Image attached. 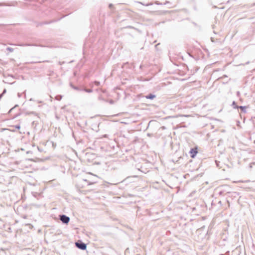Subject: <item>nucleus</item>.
<instances>
[{
	"mask_svg": "<svg viewBox=\"0 0 255 255\" xmlns=\"http://www.w3.org/2000/svg\"><path fill=\"white\" fill-rule=\"evenodd\" d=\"M97 176L95 175L88 173L84 177V181L86 182L88 185H92L96 183Z\"/></svg>",
	"mask_w": 255,
	"mask_h": 255,
	"instance_id": "f257e3e1",
	"label": "nucleus"
},
{
	"mask_svg": "<svg viewBox=\"0 0 255 255\" xmlns=\"http://www.w3.org/2000/svg\"><path fill=\"white\" fill-rule=\"evenodd\" d=\"M198 152V149L197 147H195L194 148H191L189 153L191 155V157L193 158H194L196 154Z\"/></svg>",
	"mask_w": 255,
	"mask_h": 255,
	"instance_id": "f03ea898",
	"label": "nucleus"
},
{
	"mask_svg": "<svg viewBox=\"0 0 255 255\" xmlns=\"http://www.w3.org/2000/svg\"><path fill=\"white\" fill-rule=\"evenodd\" d=\"M76 246L80 249L85 250L86 249V245L81 241H78L75 243Z\"/></svg>",
	"mask_w": 255,
	"mask_h": 255,
	"instance_id": "7ed1b4c3",
	"label": "nucleus"
},
{
	"mask_svg": "<svg viewBox=\"0 0 255 255\" xmlns=\"http://www.w3.org/2000/svg\"><path fill=\"white\" fill-rule=\"evenodd\" d=\"M60 220L63 223H65V224L68 223L70 221L69 218L68 217H67L65 215L61 216Z\"/></svg>",
	"mask_w": 255,
	"mask_h": 255,
	"instance_id": "20e7f679",
	"label": "nucleus"
},
{
	"mask_svg": "<svg viewBox=\"0 0 255 255\" xmlns=\"http://www.w3.org/2000/svg\"><path fill=\"white\" fill-rule=\"evenodd\" d=\"M155 95L150 94V95H148L147 96H146V98L150 99H153V98H155Z\"/></svg>",
	"mask_w": 255,
	"mask_h": 255,
	"instance_id": "39448f33",
	"label": "nucleus"
},
{
	"mask_svg": "<svg viewBox=\"0 0 255 255\" xmlns=\"http://www.w3.org/2000/svg\"><path fill=\"white\" fill-rule=\"evenodd\" d=\"M248 182V181H234V183H239V182L244 183V182Z\"/></svg>",
	"mask_w": 255,
	"mask_h": 255,
	"instance_id": "423d86ee",
	"label": "nucleus"
},
{
	"mask_svg": "<svg viewBox=\"0 0 255 255\" xmlns=\"http://www.w3.org/2000/svg\"><path fill=\"white\" fill-rule=\"evenodd\" d=\"M85 91H86L87 92H89V93H90V92H92V90H91V89L86 90Z\"/></svg>",
	"mask_w": 255,
	"mask_h": 255,
	"instance_id": "0eeeda50",
	"label": "nucleus"
}]
</instances>
